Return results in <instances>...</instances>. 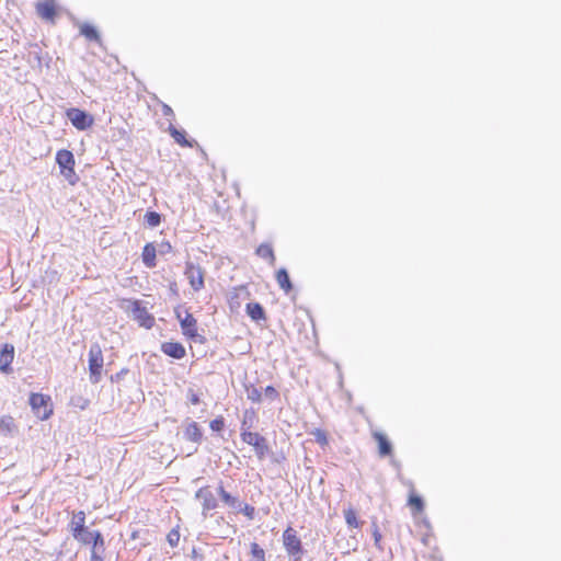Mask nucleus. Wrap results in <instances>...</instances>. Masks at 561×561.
Masks as SVG:
<instances>
[{
  "instance_id": "1",
  "label": "nucleus",
  "mask_w": 561,
  "mask_h": 561,
  "mask_svg": "<svg viewBox=\"0 0 561 561\" xmlns=\"http://www.w3.org/2000/svg\"><path fill=\"white\" fill-rule=\"evenodd\" d=\"M283 545L291 561H301L304 548L301 540L294 528L288 527L285 529L283 533Z\"/></svg>"
},
{
  "instance_id": "2",
  "label": "nucleus",
  "mask_w": 561,
  "mask_h": 561,
  "mask_svg": "<svg viewBox=\"0 0 561 561\" xmlns=\"http://www.w3.org/2000/svg\"><path fill=\"white\" fill-rule=\"evenodd\" d=\"M103 362L104 358L101 346L98 343H93L89 350L90 381L93 385H96L101 381Z\"/></svg>"
},
{
  "instance_id": "3",
  "label": "nucleus",
  "mask_w": 561,
  "mask_h": 561,
  "mask_svg": "<svg viewBox=\"0 0 561 561\" xmlns=\"http://www.w3.org/2000/svg\"><path fill=\"white\" fill-rule=\"evenodd\" d=\"M56 162L60 168L61 174L69 181V183L73 184L77 181V176L73 170V153L66 149L58 150L56 153Z\"/></svg>"
},
{
  "instance_id": "4",
  "label": "nucleus",
  "mask_w": 561,
  "mask_h": 561,
  "mask_svg": "<svg viewBox=\"0 0 561 561\" xmlns=\"http://www.w3.org/2000/svg\"><path fill=\"white\" fill-rule=\"evenodd\" d=\"M49 402V396L42 393H32L30 396V405L35 415L41 420H47L51 415L53 409Z\"/></svg>"
},
{
  "instance_id": "5",
  "label": "nucleus",
  "mask_w": 561,
  "mask_h": 561,
  "mask_svg": "<svg viewBox=\"0 0 561 561\" xmlns=\"http://www.w3.org/2000/svg\"><path fill=\"white\" fill-rule=\"evenodd\" d=\"M175 314L180 321V325L184 335L196 339L197 334V321L188 310L182 311L181 308L175 309Z\"/></svg>"
},
{
  "instance_id": "6",
  "label": "nucleus",
  "mask_w": 561,
  "mask_h": 561,
  "mask_svg": "<svg viewBox=\"0 0 561 561\" xmlns=\"http://www.w3.org/2000/svg\"><path fill=\"white\" fill-rule=\"evenodd\" d=\"M67 118L79 130H85L93 124V117L85 111L71 107L66 113Z\"/></svg>"
},
{
  "instance_id": "7",
  "label": "nucleus",
  "mask_w": 561,
  "mask_h": 561,
  "mask_svg": "<svg viewBox=\"0 0 561 561\" xmlns=\"http://www.w3.org/2000/svg\"><path fill=\"white\" fill-rule=\"evenodd\" d=\"M184 274L195 291H198L204 287V272L201 266L195 265L192 262H187Z\"/></svg>"
},
{
  "instance_id": "8",
  "label": "nucleus",
  "mask_w": 561,
  "mask_h": 561,
  "mask_svg": "<svg viewBox=\"0 0 561 561\" xmlns=\"http://www.w3.org/2000/svg\"><path fill=\"white\" fill-rule=\"evenodd\" d=\"M195 497L202 500L203 515L206 516L208 511L217 507V500L213 492L207 488H201L196 491Z\"/></svg>"
},
{
  "instance_id": "9",
  "label": "nucleus",
  "mask_w": 561,
  "mask_h": 561,
  "mask_svg": "<svg viewBox=\"0 0 561 561\" xmlns=\"http://www.w3.org/2000/svg\"><path fill=\"white\" fill-rule=\"evenodd\" d=\"M133 317L136 319L140 325L150 329L154 323V318L147 311L145 307L141 306L139 301H135L133 304Z\"/></svg>"
},
{
  "instance_id": "10",
  "label": "nucleus",
  "mask_w": 561,
  "mask_h": 561,
  "mask_svg": "<svg viewBox=\"0 0 561 561\" xmlns=\"http://www.w3.org/2000/svg\"><path fill=\"white\" fill-rule=\"evenodd\" d=\"M37 14L47 21H53L56 16V5L54 0H45L36 4Z\"/></svg>"
},
{
  "instance_id": "11",
  "label": "nucleus",
  "mask_w": 561,
  "mask_h": 561,
  "mask_svg": "<svg viewBox=\"0 0 561 561\" xmlns=\"http://www.w3.org/2000/svg\"><path fill=\"white\" fill-rule=\"evenodd\" d=\"M161 351L174 358V359H181L185 356L186 352L184 346L181 343L178 342H165L161 345Z\"/></svg>"
},
{
  "instance_id": "12",
  "label": "nucleus",
  "mask_w": 561,
  "mask_h": 561,
  "mask_svg": "<svg viewBox=\"0 0 561 561\" xmlns=\"http://www.w3.org/2000/svg\"><path fill=\"white\" fill-rule=\"evenodd\" d=\"M14 358V346L12 344L2 345V374H11L13 371L11 363Z\"/></svg>"
},
{
  "instance_id": "13",
  "label": "nucleus",
  "mask_w": 561,
  "mask_h": 561,
  "mask_svg": "<svg viewBox=\"0 0 561 561\" xmlns=\"http://www.w3.org/2000/svg\"><path fill=\"white\" fill-rule=\"evenodd\" d=\"M156 256H157V251H156L154 245L152 243H147L144 247L142 254H141L144 264L149 268L154 267L157 264Z\"/></svg>"
},
{
  "instance_id": "14",
  "label": "nucleus",
  "mask_w": 561,
  "mask_h": 561,
  "mask_svg": "<svg viewBox=\"0 0 561 561\" xmlns=\"http://www.w3.org/2000/svg\"><path fill=\"white\" fill-rule=\"evenodd\" d=\"M184 437L187 440H191L193 443H201L203 439V433L196 422H191L185 431H184Z\"/></svg>"
},
{
  "instance_id": "15",
  "label": "nucleus",
  "mask_w": 561,
  "mask_h": 561,
  "mask_svg": "<svg viewBox=\"0 0 561 561\" xmlns=\"http://www.w3.org/2000/svg\"><path fill=\"white\" fill-rule=\"evenodd\" d=\"M374 438L378 443V449H379L380 456L385 457V456L391 455V453H392V445L388 440L386 435H383L382 433L376 432V433H374Z\"/></svg>"
},
{
  "instance_id": "16",
  "label": "nucleus",
  "mask_w": 561,
  "mask_h": 561,
  "mask_svg": "<svg viewBox=\"0 0 561 561\" xmlns=\"http://www.w3.org/2000/svg\"><path fill=\"white\" fill-rule=\"evenodd\" d=\"M247 313L254 321L265 320V311L259 302H249Z\"/></svg>"
},
{
  "instance_id": "17",
  "label": "nucleus",
  "mask_w": 561,
  "mask_h": 561,
  "mask_svg": "<svg viewBox=\"0 0 561 561\" xmlns=\"http://www.w3.org/2000/svg\"><path fill=\"white\" fill-rule=\"evenodd\" d=\"M276 280L279 287L285 291L289 293L293 289V284L290 282L288 272L286 268H279L276 273Z\"/></svg>"
},
{
  "instance_id": "18",
  "label": "nucleus",
  "mask_w": 561,
  "mask_h": 561,
  "mask_svg": "<svg viewBox=\"0 0 561 561\" xmlns=\"http://www.w3.org/2000/svg\"><path fill=\"white\" fill-rule=\"evenodd\" d=\"M169 133L172 136V138L175 140V142H178L182 147H190V148L193 147V144L186 139L184 130H180L171 124L169 126Z\"/></svg>"
},
{
  "instance_id": "19",
  "label": "nucleus",
  "mask_w": 561,
  "mask_h": 561,
  "mask_svg": "<svg viewBox=\"0 0 561 561\" xmlns=\"http://www.w3.org/2000/svg\"><path fill=\"white\" fill-rule=\"evenodd\" d=\"M80 34L83 35L89 41H93L96 43L101 42V37H100L98 30L93 25H90L88 23H83L80 26Z\"/></svg>"
},
{
  "instance_id": "20",
  "label": "nucleus",
  "mask_w": 561,
  "mask_h": 561,
  "mask_svg": "<svg viewBox=\"0 0 561 561\" xmlns=\"http://www.w3.org/2000/svg\"><path fill=\"white\" fill-rule=\"evenodd\" d=\"M84 522H85L84 512L80 511L77 514H75L73 522H72V524L75 525L73 529H72L75 538H79V535L83 531V529H85Z\"/></svg>"
},
{
  "instance_id": "21",
  "label": "nucleus",
  "mask_w": 561,
  "mask_h": 561,
  "mask_svg": "<svg viewBox=\"0 0 561 561\" xmlns=\"http://www.w3.org/2000/svg\"><path fill=\"white\" fill-rule=\"evenodd\" d=\"M264 437L261 436L259 433H253V432H250V431H242L241 432V439L248 444V445H251V446H255V444H257L259 442H261V439H263Z\"/></svg>"
},
{
  "instance_id": "22",
  "label": "nucleus",
  "mask_w": 561,
  "mask_h": 561,
  "mask_svg": "<svg viewBox=\"0 0 561 561\" xmlns=\"http://www.w3.org/2000/svg\"><path fill=\"white\" fill-rule=\"evenodd\" d=\"M218 493L221 501L230 507H236L238 505V499L228 493L222 485H219Z\"/></svg>"
},
{
  "instance_id": "23",
  "label": "nucleus",
  "mask_w": 561,
  "mask_h": 561,
  "mask_svg": "<svg viewBox=\"0 0 561 561\" xmlns=\"http://www.w3.org/2000/svg\"><path fill=\"white\" fill-rule=\"evenodd\" d=\"M256 254L261 256L262 259H268L271 261V264H274L275 256L274 252L271 245L268 244H261L256 249Z\"/></svg>"
},
{
  "instance_id": "24",
  "label": "nucleus",
  "mask_w": 561,
  "mask_h": 561,
  "mask_svg": "<svg viewBox=\"0 0 561 561\" xmlns=\"http://www.w3.org/2000/svg\"><path fill=\"white\" fill-rule=\"evenodd\" d=\"M250 554V561H266L264 549H262L256 542L251 543Z\"/></svg>"
},
{
  "instance_id": "25",
  "label": "nucleus",
  "mask_w": 561,
  "mask_h": 561,
  "mask_svg": "<svg viewBox=\"0 0 561 561\" xmlns=\"http://www.w3.org/2000/svg\"><path fill=\"white\" fill-rule=\"evenodd\" d=\"M145 222L148 227L154 228L161 224V215L157 211H147Z\"/></svg>"
},
{
  "instance_id": "26",
  "label": "nucleus",
  "mask_w": 561,
  "mask_h": 561,
  "mask_svg": "<svg viewBox=\"0 0 561 561\" xmlns=\"http://www.w3.org/2000/svg\"><path fill=\"white\" fill-rule=\"evenodd\" d=\"M344 517L346 524L350 527L358 528L360 526V523L358 522L356 516V512L352 507H348L347 510L344 511Z\"/></svg>"
},
{
  "instance_id": "27",
  "label": "nucleus",
  "mask_w": 561,
  "mask_h": 561,
  "mask_svg": "<svg viewBox=\"0 0 561 561\" xmlns=\"http://www.w3.org/2000/svg\"><path fill=\"white\" fill-rule=\"evenodd\" d=\"M92 550L91 551H101L104 552V539L102 534L98 530L92 533Z\"/></svg>"
},
{
  "instance_id": "28",
  "label": "nucleus",
  "mask_w": 561,
  "mask_h": 561,
  "mask_svg": "<svg viewBox=\"0 0 561 561\" xmlns=\"http://www.w3.org/2000/svg\"><path fill=\"white\" fill-rule=\"evenodd\" d=\"M254 450H255V454H256L259 459L265 458V456L270 451V448H268V445H267V440L265 439V437L263 439H261V442L255 444Z\"/></svg>"
},
{
  "instance_id": "29",
  "label": "nucleus",
  "mask_w": 561,
  "mask_h": 561,
  "mask_svg": "<svg viewBox=\"0 0 561 561\" xmlns=\"http://www.w3.org/2000/svg\"><path fill=\"white\" fill-rule=\"evenodd\" d=\"M70 404L80 410H85L90 404V400L82 396H73L70 399Z\"/></svg>"
},
{
  "instance_id": "30",
  "label": "nucleus",
  "mask_w": 561,
  "mask_h": 561,
  "mask_svg": "<svg viewBox=\"0 0 561 561\" xmlns=\"http://www.w3.org/2000/svg\"><path fill=\"white\" fill-rule=\"evenodd\" d=\"M245 390H247V397L249 400H251L252 402L261 401L262 393L257 388H255L254 386H247Z\"/></svg>"
},
{
  "instance_id": "31",
  "label": "nucleus",
  "mask_w": 561,
  "mask_h": 561,
  "mask_svg": "<svg viewBox=\"0 0 561 561\" xmlns=\"http://www.w3.org/2000/svg\"><path fill=\"white\" fill-rule=\"evenodd\" d=\"M311 435L314 437V440L321 446L328 445V436L324 431L316 428L311 432Z\"/></svg>"
},
{
  "instance_id": "32",
  "label": "nucleus",
  "mask_w": 561,
  "mask_h": 561,
  "mask_svg": "<svg viewBox=\"0 0 561 561\" xmlns=\"http://www.w3.org/2000/svg\"><path fill=\"white\" fill-rule=\"evenodd\" d=\"M167 540L169 542V545L174 548L179 545V541H180V533L179 530L176 529H172L168 536H167Z\"/></svg>"
},
{
  "instance_id": "33",
  "label": "nucleus",
  "mask_w": 561,
  "mask_h": 561,
  "mask_svg": "<svg viewBox=\"0 0 561 561\" xmlns=\"http://www.w3.org/2000/svg\"><path fill=\"white\" fill-rule=\"evenodd\" d=\"M409 504L414 507L417 512H421L424 507V503L422 497L417 495H411L409 499Z\"/></svg>"
},
{
  "instance_id": "34",
  "label": "nucleus",
  "mask_w": 561,
  "mask_h": 561,
  "mask_svg": "<svg viewBox=\"0 0 561 561\" xmlns=\"http://www.w3.org/2000/svg\"><path fill=\"white\" fill-rule=\"evenodd\" d=\"M209 426L214 432H220L225 427V421L222 417H217L210 422Z\"/></svg>"
},
{
  "instance_id": "35",
  "label": "nucleus",
  "mask_w": 561,
  "mask_h": 561,
  "mask_svg": "<svg viewBox=\"0 0 561 561\" xmlns=\"http://www.w3.org/2000/svg\"><path fill=\"white\" fill-rule=\"evenodd\" d=\"M92 533L93 531H89L87 528L83 529V531L79 535V538H77L78 540L82 541L83 543L85 545H90L92 542Z\"/></svg>"
},
{
  "instance_id": "36",
  "label": "nucleus",
  "mask_w": 561,
  "mask_h": 561,
  "mask_svg": "<svg viewBox=\"0 0 561 561\" xmlns=\"http://www.w3.org/2000/svg\"><path fill=\"white\" fill-rule=\"evenodd\" d=\"M128 371L129 370L127 368L121 369L118 373L111 376V381L119 382L128 374Z\"/></svg>"
},
{
  "instance_id": "37",
  "label": "nucleus",
  "mask_w": 561,
  "mask_h": 561,
  "mask_svg": "<svg viewBox=\"0 0 561 561\" xmlns=\"http://www.w3.org/2000/svg\"><path fill=\"white\" fill-rule=\"evenodd\" d=\"M264 392H265V396L272 401L278 398V392L276 391V389L273 386H267L265 388Z\"/></svg>"
},
{
  "instance_id": "38",
  "label": "nucleus",
  "mask_w": 561,
  "mask_h": 561,
  "mask_svg": "<svg viewBox=\"0 0 561 561\" xmlns=\"http://www.w3.org/2000/svg\"><path fill=\"white\" fill-rule=\"evenodd\" d=\"M252 415H253V413H250L249 411H245L244 417H243V421H242V431H245L244 427L250 428L252 426L251 422H249V420L251 421Z\"/></svg>"
},
{
  "instance_id": "39",
  "label": "nucleus",
  "mask_w": 561,
  "mask_h": 561,
  "mask_svg": "<svg viewBox=\"0 0 561 561\" xmlns=\"http://www.w3.org/2000/svg\"><path fill=\"white\" fill-rule=\"evenodd\" d=\"M12 417L10 416H2V421H1V424H2V432L7 428L8 431H11L10 426L12 424Z\"/></svg>"
},
{
  "instance_id": "40",
  "label": "nucleus",
  "mask_w": 561,
  "mask_h": 561,
  "mask_svg": "<svg viewBox=\"0 0 561 561\" xmlns=\"http://www.w3.org/2000/svg\"><path fill=\"white\" fill-rule=\"evenodd\" d=\"M373 536H374V540H375V546L380 548L381 534L379 533V530L376 526H375Z\"/></svg>"
},
{
  "instance_id": "41",
  "label": "nucleus",
  "mask_w": 561,
  "mask_h": 561,
  "mask_svg": "<svg viewBox=\"0 0 561 561\" xmlns=\"http://www.w3.org/2000/svg\"><path fill=\"white\" fill-rule=\"evenodd\" d=\"M243 513L245 516H248L249 518H252L253 517V514H254V507L253 506H250V505H245L244 508H243Z\"/></svg>"
},
{
  "instance_id": "42",
  "label": "nucleus",
  "mask_w": 561,
  "mask_h": 561,
  "mask_svg": "<svg viewBox=\"0 0 561 561\" xmlns=\"http://www.w3.org/2000/svg\"><path fill=\"white\" fill-rule=\"evenodd\" d=\"M101 551H91V561H103Z\"/></svg>"
},
{
  "instance_id": "43",
  "label": "nucleus",
  "mask_w": 561,
  "mask_h": 561,
  "mask_svg": "<svg viewBox=\"0 0 561 561\" xmlns=\"http://www.w3.org/2000/svg\"><path fill=\"white\" fill-rule=\"evenodd\" d=\"M162 113L164 116H173V110L167 104H163Z\"/></svg>"
},
{
  "instance_id": "44",
  "label": "nucleus",
  "mask_w": 561,
  "mask_h": 561,
  "mask_svg": "<svg viewBox=\"0 0 561 561\" xmlns=\"http://www.w3.org/2000/svg\"><path fill=\"white\" fill-rule=\"evenodd\" d=\"M190 401H191L192 404L196 405V404L199 403V397L196 393H192L191 398H190Z\"/></svg>"
}]
</instances>
